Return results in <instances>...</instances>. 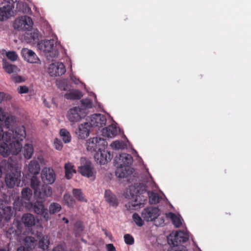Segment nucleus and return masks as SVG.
Segmentation results:
<instances>
[{
    "mask_svg": "<svg viewBox=\"0 0 251 251\" xmlns=\"http://www.w3.org/2000/svg\"><path fill=\"white\" fill-rule=\"evenodd\" d=\"M94 158L97 163L102 165L110 161L112 156L109 152L102 149L94 154Z\"/></svg>",
    "mask_w": 251,
    "mask_h": 251,
    "instance_id": "14",
    "label": "nucleus"
},
{
    "mask_svg": "<svg viewBox=\"0 0 251 251\" xmlns=\"http://www.w3.org/2000/svg\"><path fill=\"white\" fill-rule=\"evenodd\" d=\"M73 194L76 200L80 201L87 202V199L84 197L81 190L79 189H74Z\"/></svg>",
    "mask_w": 251,
    "mask_h": 251,
    "instance_id": "35",
    "label": "nucleus"
},
{
    "mask_svg": "<svg viewBox=\"0 0 251 251\" xmlns=\"http://www.w3.org/2000/svg\"><path fill=\"white\" fill-rule=\"evenodd\" d=\"M86 116L85 109L81 107H74L68 111L66 117L72 125L79 122Z\"/></svg>",
    "mask_w": 251,
    "mask_h": 251,
    "instance_id": "6",
    "label": "nucleus"
},
{
    "mask_svg": "<svg viewBox=\"0 0 251 251\" xmlns=\"http://www.w3.org/2000/svg\"><path fill=\"white\" fill-rule=\"evenodd\" d=\"M37 237L39 241L38 243V248L44 251L47 250L50 244V239L48 236H44L41 233H37Z\"/></svg>",
    "mask_w": 251,
    "mask_h": 251,
    "instance_id": "22",
    "label": "nucleus"
},
{
    "mask_svg": "<svg viewBox=\"0 0 251 251\" xmlns=\"http://www.w3.org/2000/svg\"><path fill=\"white\" fill-rule=\"evenodd\" d=\"M111 146L116 150L124 149L126 148V144L123 141H116L111 143Z\"/></svg>",
    "mask_w": 251,
    "mask_h": 251,
    "instance_id": "39",
    "label": "nucleus"
},
{
    "mask_svg": "<svg viewBox=\"0 0 251 251\" xmlns=\"http://www.w3.org/2000/svg\"><path fill=\"white\" fill-rule=\"evenodd\" d=\"M3 65L5 72L8 74H11L14 72L16 73L19 71L17 67L14 65L3 63Z\"/></svg>",
    "mask_w": 251,
    "mask_h": 251,
    "instance_id": "38",
    "label": "nucleus"
},
{
    "mask_svg": "<svg viewBox=\"0 0 251 251\" xmlns=\"http://www.w3.org/2000/svg\"><path fill=\"white\" fill-rule=\"evenodd\" d=\"M65 177L69 179L71 178L74 174L76 173V170L74 169V166L70 162L66 163L64 166Z\"/></svg>",
    "mask_w": 251,
    "mask_h": 251,
    "instance_id": "29",
    "label": "nucleus"
},
{
    "mask_svg": "<svg viewBox=\"0 0 251 251\" xmlns=\"http://www.w3.org/2000/svg\"><path fill=\"white\" fill-rule=\"evenodd\" d=\"M53 144L55 149L57 150L60 151L62 150L63 148V143L60 140L55 138Z\"/></svg>",
    "mask_w": 251,
    "mask_h": 251,
    "instance_id": "49",
    "label": "nucleus"
},
{
    "mask_svg": "<svg viewBox=\"0 0 251 251\" xmlns=\"http://www.w3.org/2000/svg\"><path fill=\"white\" fill-rule=\"evenodd\" d=\"M78 171L84 176L90 177L95 176L96 171L92 167L90 162H86L83 165L78 167Z\"/></svg>",
    "mask_w": 251,
    "mask_h": 251,
    "instance_id": "17",
    "label": "nucleus"
},
{
    "mask_svg": "<svg viewBox=\"0 0 251 251\" xmlns=\"http://www.w3.org/2000/svg\"><path fill=\"white\" fill-rule=\"evenodd\" d=\"M105 141L101 138L94 137L89 139L86 142L87 150L90 151L97 152L104 149Z\"/></svg>",
    "mask_w": 251,
    "mask_h": 251,
    "instance_id": "9",
    "label": "nucleus"
},
{
    "mask_svg": "<svg viewBox=\"0 0 251 251\" xmlns=\"http://www.w3.org/2000/svg\"><path fill=\"white\" fill-rule=\"evenodd\" d=\"M10 79L12 81L15 83H21L25 81V77L16 74L11 75L10 76Z\"/></svg>",
    "mask_w": 251,
    "mask_h": 251,
    "instance_id": "43",
    "label": "nucleus"
},
{
    "mask_svg": "<svg viewBox=\"0 0 251 251\" xmlns=\"http://www.w3.org/2000/svg\"><path fill=\"white\" fill-rule=\"evenodd\" d=\"M81 103L82 105L80 106L79 107H83V108H85L86 114V109L87 108H91L93 106V104L92 100H91L89 99H82L81 100Z\"/></svg>",
    "mask_w": 251,
    "mask_h": 251,
    "instance_id": "41",
    "label": "nucleus"
},
{
    "mask_svg": "<svg viewBox=\"0 0 251 251\" xmlns=\"http://www.w3.org/2000/svg\"><path fill=\"white\" fill-rule=\"evenodd\" d=\"M21 54L24 59L29 63H37L40 60L33 51L27 48L22 49Z\"/></svg>",
    "mask_w": 251,
    "mask_h": 251,
    "instance_id": "16",
    "label": "nucleus"
},
{
    "mask_svg": "<svg viewBox=\"0 0 251 251\" xmlns=\"http://www.w3.org/2000/svg\"><path fill=\"white\" fill-rule=\"evenodd\" d=\"M82 96V95L81 93L78 90L74 91L69 93H66L64 96L66 99L72 100H79L81 98Z\"/></svg>",
    "mask_w": 251,
    "mask_h": 251,
    "instance_id": "33",
    "label": "nucleus"
},
{
    "mask_svg": "<svg viewBox=\"0 0 251 251\" xmlns=\"http://www.w3.org/2000/svg\"><path fill=\"white\" fill-rule=\"evenodd\" d=\"M171 214L172 215L171 218L175 226L176 227H180L182 225V222L180 218L174 213H171Z\"/></svg>",
    "mask_w": 251,
    "mask_h": 251,
    "instance_id": "44",
    "label": "nucleus"
},
{
    "mask_svg": "<svg viewBox=\"0 0 251 251\" xmlns=\"http://www.w3.org/2000/svg\"><path fill=\"white\" fill-rule=\"evenodd\" d=\"M18 91L19 94H26L29 91V89L26 86H20L18 88Z\"/></svg>",
    "mask_w": 251,
    "mask_h": 251,
    "instance_id": "51",
    "label": "nucleus"
},
{
    "mask_svg": "<svg viewBox=\"0 0 251 251\" xmlns=\"http://www.w3.org/2000/svg\"><path fill=\"white\" fill-rule=\"evenodd\" d=\"M5 95V94L3 92H0V103L4 100Z\"/></svg>",
    "mask_w": 251,
    "mask_h": 251,
    "instance_id": "55",
    "label": "nucleus"
},
{
    "mask_svg": "<svg viewBox=\"0 0 251 251\" xmlns=\"http://www.w3.org/2000/svg\"><path fill=\"white\" fill-rule=\"evenodd\" d=\"M22 224L18 220H14L11 225L4 228L5 235L10 240L18 239L22 233Z\"/></svg>",
    "mask_w": 251,
    "mask_h": 251,
    "instance_id": "5",
    "label": "nucleus"
},
{
    "mask_svg": "<svg viewBox=\"0 0 251 251\" xmlns=\"http://www.w3.org/2000/svg\"><path fill=\"white\" fill-rule=\"evenodd\" d=\"M16 118L14 116L7 115L3 109L0 107V122H3L4 126L8 131L3 132L2 126L0 125V141L2 139L7 142L13 141L23 140L26 136L25 128L24 126H19L13 128Z\"/></svg>",
    "mask_w": 251,
    "mask_h": 251,
    "instance_id": "1",
    "label": "nucleus"
},
{
    "mask_svg": "<svg viewBox=\"0 0 251 251\" xmlns=\"http://www.w3.org/2000/svg\"><path fill=\"white\" fill-rule=\"evenodd\" d=\"M17 251H32L28 249L26 247L21 246L18 248Z\"/></svg>",
    "mask_w": 251,
    "mask_h": 251,
    "instance_id": "54",
    "label": "nucleus"
},
{
    "mask_svg": "<svg viewBox=\"0 0 251 251\" xmlns=\"http://www.w3.org/2000/svg\"><path fill=\"white\" fill-rule=\"evenodd\" d=\"M30 186L34 190V197L43 199L50 197L52 195V189L50 186L45 184L41 188L40 181L36 176H33L30 179Z\"/></svg>",
    "mask_w": 251,
    "mask_h": 251,
    "instance_id": "3",
    "label": "nucleus"
},
{
    "mask_svg": "<svg viewBox=\"0 0 251 251\" xmlns=\"http://www.w3.org/2000/svg\"><path fill=\"white\" fill-rule=\"evenodd\" d=\"M106 248L108 251H116L115 247L112 244H108L106 245Z\"/></svg>",
    "mask_w": 251,
    "mask_h": 251,
    "instance_id": "53",
    "label": "nucleus"
},
{
    "mask_svg": "<svg viewBox=\"0 0 251 251\" xmlns=\"http://www.w3.org/2000/svg\"><path fill=\"white\" fill-rule=\"evenodd\" d=\"M5 202L3 200L0 199V210L2 209L5 206Z\"/></svg>",
    "mask_w": 251,
    "mask_h": 251,
    "instance_id": "56",
    "label": "nucleus"
},
{
    "mask_svg": "<svg viewBox=\"0 0 251 251\" xmlns=\"http://www.w3.org/2000/svg\"><path fill=\"white\" fill-rule=\"evenodd\" d=\"M36 240L34 237L27 236L25 239V246L31 251L34 248Z\"/></svg>",
    "mask_w": 251,
    "mask_h": 251,
    "instance_id": "34",
    "label": "nucleus"
},
{
    "mask_svg": "<svg viewBox=\"0 0 251 251\" xmlns=\"http://www.w3.org/2000/svg\"><path fill=\"white\" fill-rule=\"evenodd\" d=\"M22 145L18 141L7 142L3 141L0 144V154L3 157H7L10 154H17L22 150Z\"/></svg>",
    "mask_w": 251,
    "mask_h": 251,
    "instance_id": "4",
    "label": "nucleus"
},
{
    "mask_svg": "<svg viewBox=\"0 0 251 251\" xmlns=\"http://www.w3.org/2000/svg\"><path fill=\"white\" fill-rule=\"evenodd\" d=\"M33 153V148L31 144H26L23 149V154L24 157L27 159L32 157Z\"/></svg>",
    "mask_w": 251,
    "mask_h": 251,
    "instance_id": "30",
    "label": "nucleus"
},
{
    "mask_svg": "<svg viewBox=\"0 0 251 251\" xmlns=\"http://www.w3.org/2000/svg\"><path fill=\"white\" fill-rule=\"evenodd\" d=\"M226 214H227V215H230V213H226Z\"/></svg>",
    "mask_w": 251,
    "mask_h": 251,
    "instance_id": "61",
    "label": "nucleus"
},
{
    "mask_svg": "<svg viewBox=\"0 0 251 251\" xmlns=\"http://www.w3.org/2000/svg\"><path fill=\"white\" fill-rule=\"evenodd\" d=\"M65 248L62 245H58L53 248L51 251H64Z\"/></svg>",
    "mask_w": 251,
    "mask_h": 251,
    "instance_id": "52",
    "label": "nucleus"
},
{
    "mask_svg": "<svg viewBox=\"0 0 251 251\" xmlns=\"http://www.w3.org/2000/svg\"><path fill=\"white\" fill-rule=\"evenodd\" d=\"M61 209V206L57 202H52L49 206L48 213H50V219L51 218V215L59 212Z\"/></svg>",
    "mask_w": 251,
    "mask_h": 251,
    "instance_id": "32",
    "label": "nucleus"
},
{
    "mask_svg": "<svg viewBox=\"0 0 251 251\" xmlns=\"http://www.w3.org/2000/svg\"><path fill=\"white\" fill-rule=\"evenodd\" d=\"M1 212L3 214V217L5 221H7L9 220L13 215V210L11 206H4L2 209H1ZM1 213V212H0ZM3 218L2 215L0 213V222L1 221Z\"/></svg>",
    "mask_w": 251,
    "mask_h": 251,
    "instance_id": "27",
    "label": "nucleus"
},
{
    "mask_svg": "<svg viewBox=\"0 0 251 251\" xmlns=\"http://www.w3.org/2000/svg\"><path fill=\"white\" fill-rule=\"evenodd\" d=\"M62 220L66 223L68 224L69 223V220L65 217H63L62 218Z\"/></svg>",
    "mask_w": 251,
    "mask_h": 251,
    "instance_id": "59",
    "label": "nucleus"
},
{
    "mask_svg": "<svg viewBox=\"0 0 251 251\" xmlns=\"http://www.w3.org/2000/svg\"><path fill=\"white\" fill-rule=\"evenodd\" d=\"M66 204L69 207H73L75 204V201L73 197L68 194H65L63 197Z\"/></svg>",
    "mask_w": 251,
    "mask_h": 251,
    "instance_id": "36",
    "label": "nucleus"
},
{
    "mask_svg": "<svg viewBox=\"0 0 251 251\" xmlns=\"http://www.w3.org/2000/svg\"><path fill=\"white\" fill-rule=\"evenodd\" d=\"M132 201L128 203L129 208L136 210L143 206L147 201L146 198L143 196L136 195L132 196Z\"/></svg>",
    "mask_w": 251,
    "mask_h": 251,
    "instance_id": "19",
    "label": "nucleus"
},
{
    "mask_svg": "<svg viewBox=\"0 0 251 251\" xmlns=\"http://www.w3.org/2000/svg\"><path fill=\"white\" fill-rule=\"evenodd\" d=\"M102 135L107 137H113L117 134V128L113 125H110L102 129Z\"/></svg>",
    "mask_w": 251,
    "mask_h": 251,
    "instance_id": "26",
    "label": "nucleus"
},
{
    "mask_svg": "<svg viewBox=\"0 0 251 251\" xmlns=\"http://www.w3.org/2000/svg\"><path fill=\"white\" fill-rule=\"evenodd\" d=\"M132 218L135 223L139 226H142L144 222L139 215L137 213H134L132 215Z\"/></svg>",
    "mask_w": 251,
    "mask_h": 251,
    "instance_id": "45",
    "label": "nucleus"
},
{
    "mask_svg": "<svg viewBox=\"0 0 251 251\" xmlns=\"http://www.w3.org/2000/svg\"><path fill=\"white\" fill-rule=\"evenodd\" d=\"M161 198L157 194L152 192L149 195V201L151 204H156L159 203Z\"/></svg>",
    "mask_w": 251,
    "mask_h": 251,
    "instance_id": "42",
    "label": "nucleus"
},
{
    "mask_svg": "<svg viewBox=\"0 0 251 251\" xmlns=\"http://www.w3.org/2000/svg\"><path fill=\"white\" fill-rule=\"evenodd\" d=\"M124 240L127 245H131L134 243V239L132 236L129 234H126L124 236Z\"/></svg>",
    "mask_w": 251,
    "mask_h": 251,
    "instance_id": "47",
    "label": "nucleus"
},
{
    "mask_svg": "<svg viewBox=\"0 0 251 251\" xmlns=\"http://www.w3.org/2000/svg\"><path fill=\"white\" fill-rule=\"evenodd\" d=\"M188 240V238L184 232L179 231L175 233L173 239L172 240V242L174 246H180L179 245L186 242Z\"/></svg>",
    "mask_w": 251,
    "mask_h": 251,
    "instance_id": "21",
    "label": "nucleus"
},
{
    "mask_svg": "<svg viewBox=\"0 0 251 251\" xmlns=\"http://www.w3.org/2000/svg\"><path fill=\"white\" fill-rule=\"evenodd\" d=\"M91 127L88 122L79 125L78 129L76 131V134L78 136V138L83 139L88 137Z\"/></svg>",
    "mask_w": 251,
    "mask_h": 251,
    "instance_id": "20",
    "label": "nucleus"
},
{
    "mask_svg": "<svg viewBox=\"0 0 251 251\" xmlns=\"http://www.w3.org/2000/svg\"><path fill=\"white\" fill-rule=\"evenodd\" d=\"M168 251H187V250L186 247L184 246H174L173 248H172L171 249L168 250Z\"/></svg>",
    "mask_w": 251,
    "mask_h": 251,
    "instance_id": "50",
    "label": "nucleus"
},
{
    "mask_svg": "<svg viewBox=\"0 0 251 251\" xmlns=\"http://www.w3.org/2000/svg\"><path fill=\"white\" fill-rule=\"evenodd\" d=\"M42 179L46 183L52 184L55 180V175L53 169L50 168H45L42 171Z\"/></svg>",
    "mask_w": 251,
    "mask_h": 251,
    "instance_id": "18",
    "label": "nucleus"
},
{
    "mask_svg": "<svg viewBox=\"0 0 251 251\" xmlns=\"http://www.w3.org/2000/svg\"><path fill=\"white\" fill-rule=\"evenodd\" d=\"M83 231V224L80 221H76L74 226V233L76 237L79 236Z\"/></svg>",
    "mask_w": 251,
    "mask_h": 251,
    "instance_id": "37",
    "label": "nucleus"
},
{
    "mask_svg": "<svg viewBox=\"0 0 251 251\" xmlns=\"http://www.w3.org/2000/svg\"><path fill=\"white\" fill-rule=\"evenodd\" d=\"M73 80L75 82V83H77L75 81V80Z\"/></svg>",
    "mask_w": 251,
    "mask_h": 251,
    "instance_id": "62",
    "label": "nucleus"
},
{
    "mask_svg": "<svg viewBox=\"0 0 251 251\" xmlns=\"http://www.w3.org/2000/svg\"><path fill=\"white\" fill-rule=\"evenodd\" d=\"M35 198L37 199L36 201L31 204V208L33 212L42 217L46 221L50 220V213H48V209L45 207L44 204L46 198L43 199Z\"/></svg>",
    "mask_w": 251,
    "mask_h": 251,
    "instance_id": "7",
    "label": "nucleus"
},
{
    "mask_svg": "<svg viewBox=\"0 0 251 251\" xmlns=\"http://www.w3.org/2000/svg\"><path fill=\"white\" fill-rule=\"evenodd\" d=\"M23 207V204L19 198L16 199L13 203V208L15 210L21 211Z\"/></svg>",
    "mask_w": 251,
    "mask_h": 251,
    "instance_id": "46",
    "label": "nucleus"
},
{
    "mask_svg": "<svg viewBox=\"0 0 251 251\" xmlns=\"http://www.w3.org/2000/svg\"><path fill=\"white\" fill-rule=\"evenodd\" d=\"M21 173L18 171L10 173L6 175L5 181L6 185L9 188H13L16 185L17 186L20 183Z\"/></svg>",
    "mask_w": 251,
    "mask_h": 251,
    "instance_id": "10",
    "label": "nucleus"
},
{
    "mask_svg": "<svg viewBox=\"0 0 251 251\" xmlns=\"http://www.w3.org/2000/svg\"><path fill=\"white\" fill-rule=\"evenodd\" d=\"M90 122H88L92 127H101L106 123L105 117L100 114L92 115L90 118Z\"/></svg>",
    "mask_w": 251,
    "mask_h": 251,
    "instance_id": "15",
    "label": "nucleus"
},
{
    "mask_svg": "<svg viewBox=\"0 0 251 251\" xmlns=\"http://www.w3.org/2000/svg\"><path fill=\"white\" fill-rule=\"evenodd\" d=\"M33 25V22L30 17L24 16L17 18L13 24L15 29L18 30H29Z\"/></svg>",
    "mask_w": 251,
    "mask_h": 251,
    "instance_id": "8",
    "label": "nucleus"
},
{
    "mask_svg": "<svg viewBox=\"0 0 251 251\" xmlns=\"http://www.w3.org/2000/svg\"><path fill=\"white\" fill-rule=\"evenodd\" d=\"M59 134L64 143L67 144L71 142L72 139L71 134L66 129H61L59 131Z\"/></svg>",
    "mask_w": 251,
    "mask_h": 251,
    "instance_id": "31",
    "label": "nucleus"
},
{
    "mask_svg": "<svg viewBox=\"0 0 251 251\" xmlns=\"http://www.w3.org/2000/svg\"><path fill=\"white\" fill-rule=\"evenodd\" d=\"M32 195V190L29 188H24L22 191V197L23 199L29 201Z\"/></svg>",
    "mask_w": 251,
    "mask_h": 251,
    "instance_id": "40",
    "label": "nucleus"
},
{
    "mask_svg": "<svg viewBox=\"0 0 251 251\" xmlns=\"http://www.w3.org/2000/svg\"><path fill=\"white\" fill-rule=\"evenodd\" d=\"M133 161L132 156L126 153H123L115 158L114 163L117 169L116 176L119 178H125L130 175L133 169L130 167Z\"/></svg>",
    "mask_w": 251,
    "mask_h": 251,
    "instance_id": "2",
    "label": "nucleus"
},
{
    "mask_svg": "<svg viewBox=\"0 0 251 251\" xmlns=\"http://www.w3.org/2000/svg\"><path fill=\"white\" fill-rule=\"evenodd\" d=\"M28 168L29 172L34 175L38 174L40 171V165L36 160H31L28 164Z\"/></svg>",
    "mask_w": 251,
    "mask_h": 251,
    "instance_id": "28",
    "label": "nucleus"
},
{
    "mask_svg": "<svg viewBox=\"0 0 251 251\" xmlns=\"http://www.w3.org/2000/svg\"><path fill=\"white\" fill-rule=\"evenodd\" d=\"M16 1L17 0H9L8 4L0 8V21H4L13 15V5Z\"/></svg>",
    "mask_w": 251,
    "mask_h": 251,
    "instance_id": "13",
    "label": "nucleus"
},
{
    "mask_svg": "<svg viewBox=\"0 0 251 251\" xmlns=\"http://www.w3.org/2000/svg\"><path fill=\"white\" fill-rule=\"evenodd\" d=\"M105 201L111 206H117L118 201L116 196L109 190H106L104 193Z\"/></svg>",
    "mask_w": 251,
    "mask_h": 251,
    "instance_id": "25",
    "label": "nucleus"
},
{
    "mask_svg": "<svg viewBox=\"0 0 251 251\" xmlns=\"http://www.w3.org/2000/svg\"><path fill=\"white\" fill-rule=\"evenodd\" d=\"M22 222L21 223H23L25 227H30L35 225L36 220L32 214L26 213L22 216Z\"/></svg>",
    "mask_w": 251,
    "mask_h": 251,
    "instance_id": "24",
    "label": "nucleus"
},
{
    "mask_svg": "<svg viewBox=\"0 0 251 251\" xmlns=\"http://www.w3.org/2000/svg\"><path fill=\"white\" fill-rule=\"evenodd\" d=\"M159 211L158 208L150 206L145 208L142 212L141 215L144 220L148 222L153 221L159 216Z\"/></svg>",
    "mask_w": 251,
    "mask_h": 251,
    "instance_id": "11",
    "label": "nucleus"
},
{
    "mask_svg": "<svg viewBox=\"0 0 251 251\" xmlns=\"http://www.w3.org/2000/svg\"><path fill=\"white\" fill-rule=\"evenodd\" d=\"M102 231H104V234H105V235L107 237H110L111 236L110 233L109 232H108L106 229H102Z\"/></svg>",
    "mask_w": 251,
    "mask_h": 251,
    "instance_id": "57",
    "label": "nucleus"
},
{
    "mask_svg": "<svg viewBox=\"0 0 251 251\" xmlns=\"http://www.w3.org/2000/svg\"><path fill=\"white\" fill-rule=\"evenodd\" d=\"M60 83H62V82H57V85H58V87L60 88V89L65 90V89L64 87H62V86H60Z\"/></svg>",
    "mask_w": 251,
    "mask_h": 251,
    "instance_id": "58",
    "label": "nucleus"
},
{
    "mask_svg": "<svg viewBox=\"0 0 251 251\" xmlns=\"http://www.w3.org/2000/svg\"><path fill=\"white\" fill-rule=\"evenodd\" d=\"M66 72L64 65L61 62L51 63L48 68V73L51 76L62 75Z\"/></svg>",
    "mask_w": 251,
    "mask_h": 251,
    "instance_id": "12",
    "label": "nucleus"
},
{
    "mask_svg": "<svg viewBox=\"0 0 251 251\" xmlns=\"http://www.w3.org/2000/svg\"><path fill=\"white\" fill-rule=\"evenodd\" d=\"M0 251H6L5 249H0Z\"/></svg>",
    "mask_w": 251,
    "mask_h": 251,
    "instance_id": "60",
    "label": "nucleus"
},
{
    "mask_svg": "<svg viewBox=\"0 0 251 251\" xmlns=\"http://www.w3.org/2000/svg\"><path fill=\"white\" fill-rule=\"evenodd\" d=\"M41 50L45 52H51L54 49V40H44L39 44Z\"/></svg>",
    "mask_w": 251,
    "mask_h": 251,
    "instance_id": "23",
    "label": "nucleus"
},
{
    "mask_svg": "<svg viewBox=\"0 0 251 251\" xmlns=\"http://www.w3.org/2000/svg\"><path fill=\"white\" fill-rule=\"evenodd\" d=\"M6 55L9 59L13 61L16 60L18 58V55L14 51H8Z\"/></svg>",
    "mask_w": 251,
    "mask_h": 251,
    "instance_id": "48",
    "label": "nucleus"
}]
</instances>
